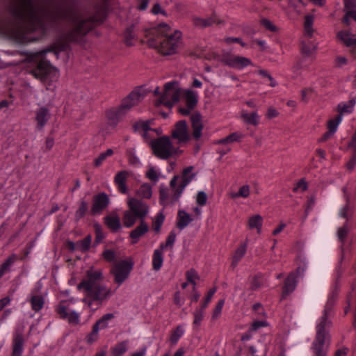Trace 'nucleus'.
<instances>
[{"label":"nucleus","instance_id":"f257e3e1","mask_svg":"<svg viewBox=\"0 0 356 356\" xmlns=\"http://www.w3.org/2000/svg\"><path fill=\"white\" fill-rule=\"evenodd\" d=\"M10 11L22 19L23 24L19 26L0 21V33L20 44L35 41L43 35L46 21L69 22L72 25V40L86 34L97 22L95 18L84 15L67 3L42 7L33 0H13Z\"/></svg>","mask_w":356,"mask_h":356},{"label":"nucleus","instance_id":"f03ea898","mask_svg":"<svg viewBox=\"0 0 356 356\" xmlns=\"http://www.w3.org/2000/svg\"><path fill=\"white\" fill-rule=\"evenodd\" d=\"M102 279V270L91 268L86 270V277L77 286L85 293L83 302L92 310L99 307L113 294L111 288L97 282Z\"/></svg>","mask_w":356,"mask_h":356},{"label":"nucleus","instance_id":"7ed1b4c3","mask_svg":"<svg viewBox=\"0 0 356 356\" xmlns=\"http://www.w3.org/2000/svg\"><path fill=\"white\" fill-rule=\"evenodd\" d=\"M147 44L163 55H172L182 45L181 33L172 30L167 24H161L146 31Z\"/></svg>","mask_w":356,"mask_h":356},{"label":"nucleus","instance_id":"20e7f679","mask_svg":"<svg viewBox=\"0 0 356 356\" xmlns=\"http://www.w3.org/2000/svg\"><path fill=\"white\" fill-rule=\"evenodd\" d=\"M48 50L31 53L29 58L35 62L37 65L30 70V74L38 79L48 90H54L60 76L58 69L53 66L43 56Z\"/></svg>","mask_w":356,"mask_h":356},{"label":"nucleus","instance_id":"39448f33","mask_svg":"<svg viewBox=\"0 0 356 356\" xmlns=\"http://www.w3.org/2000/svg\"><path fill=\"white\" fill-rule=\"evenodd\" d=\"M332 308L327 304L325 305L322 316L317 320L316 336L312 346L328 349L330 346V330L332 326L330 316Z\"/></svg>","mask_w":356,"mask_h":356},{"label":"nucleus","instance_id":"423d86ee","mask_svg":"<svg viewBox=\"0 0 356 356\" xmlns=\"http://www.w3.org/2000/svg\"><path fill=\"white\" fill-rule=\"evenodd\" d=\"M151 147L154 154L161 159H168L182 153L178 146L172 144L170 138L165 136L151 141Z\"/></svg>","mask_w":356,"mask_h":356},{"label":"nucleus","instance_id":"0eeeda50","mask_svg":"<svg viewBox=\"0 0 356 356\" xmlns=\"http://www.w3.org/2000/svg\"><path fill=\"white\" fill-rule=\"evenodd\" d=\"M179 177L174 176L170 181V186L172 188L171 193L169 189L163 184H161L159 187V202L165 206L173 205L178 201L182 194L181 189L177 187V181Z\"/></svg>","mask_w":356,"mask_h":356},{"label":"nucleus","instance_id":"6e6552de","mask_svg":"<svg viewBox=\"0 0 356 356\" xmlns=\"http://www.w3.org/2000/svg\"><path fill=\"white\" fill-rule=\"evenodd\" d=\"M181 96V88L176 81L168 82L164 85V90L156 102V105L163 104L171 107L177 102Z\"/></svg>","mask_w":356,"mask_h":356},{"label":"nucleus","instance_id":"1a4fd4ad","mask_svg":"<svg viewBox=\"0 0 356 356\" xmlns=\"http://www.w3.org/2000/svg\"><path fill=\"white\" fill-rule=\"evenodd\" d=\"M76 302V299L70 298L66 300H62L56 307V312L60 317L66 320L70 325H77L80 323L79 313L74 311L71 305Z\"/></svg>","mask_w":356,"mask_h":356},{"label":"nucleus","instance_id":"9d476101","mask_svg":"<svg viewBox=\"0 0 356 356\" xmlns=\"http://www.w3.org/2000/svg\"><path fill=\"white\" fill-rule=\"evenodd\" d=\"M134 266L131 261L122 260L115 263L110 270L114 277V281L119 286L121 285L129 276Z\"/></svg>","mask_w":356,"mask_h":356},{"label":"nucleus","instance_id":"9b49d317","mask_svg":"<svg viewBox=\"0 0 356 356\" xmlns=\"http://www.w3.org/2000/svg\"><path fill=\"white\" fill-rule=\"evenodd\" d=\"M172 138L177 141L176 145H186L191 139L188 126L185 120L177 122L171 131Z\"/></svg>","mask_w":356,"mask_h":356},{"label":"nucleus","instance_id":"f8f14e48","mask_svg":"<svg viewBox=\"0 0 356 356\" xmlns=\"http://www.w3.org/2000/svg\"><path fill=\"white\" fill-rule=\"evenodd\" d=\"M127 203L129 209L138 216V217H139V220H144L145 218L149 213L148 205L142 200L131 196L127 197Z\"/></svg>","mask_w":356,"mask_h":356},{"label":"nucleus","instance_id":"ddd939ff","mask_svg":"<svg viewBox=\"0 0 356 356\" xmlns=\"http://www.w3.org/2000/svg\"><path fill=\"white\" fill-rule=\"evenodd\" d=\"M222 62L226 65L236 70H243L247 66L252 65V61L249 58L234 55L224 58Z\"/></svg>","mask_w":356,"mask_h":356},{"label":"nucleus","instance_id":"4468645a","mask_svg":"<svg viewBox=\"0 0 356 356\" xmlns=\"http://www.w3.org/2000/svg\"><path fill=\"white\" fill-rule=\"evenodd\" d=\"M337 39L346 47L351 48L352 51L355 54L356 51V35L348 30H341L337 34Z\"/></svg>","mask_w":356,"mask_h":356},{"label":"nucleus","instance_id":"2eb2a0df","mask_svg":"<svg viewBox=\"0 0 356 356\" xmlns=\"http://www.w3.org/2000/svg\"><path fill=\"white\" fill-rule=\"evenodd\" d=\"M343 12L345 13L342 22L349 25L350 20L356 22V0H343Z\"/></svg>","mask_w":356,"mask_h":356},{"label":"nucleus","instance_id":"dca6fc26","mask_svg":"<svg viewBox=\"0 0 356 356\" xmlns=\"http://www.w3.org/2000/svg\"><path fill=\"white\" fill-rule=\"evenodd\" d=\"M109 203L108 195L104 193H99L93 198V204L91 208V213L92 215L99 214Z\"/></svg>","mask_w":356,"mask_h":356},{"label":"nucleus","instance_id":"f3484780","mask_svg":"<svg viewBox=\"0 0 356 356\" xmlns=\"http://www.w3.org/2000/svg\"><path fill=\"white\" fill-rule=\"evenodd\" d=\"M24 339L23 331L16 330L13 339L11 356H22L24 350Z\"/></svg>","mask_w":356,"mask_h":356},{"label":"nucleus","instance_id":"a211bd4d","mask_svg":"<svg viewBox=\"0 0 356 356\" xmlns=\"http://www.w3.org/2000/svg\"><path fill=\"white\" fill-rule=\"evenodd\" d=\"M51 118L49 110L45 106H41L35 111V120L37 128L42 129Z\"/></svg>","mask_w":356,"mask_h":356},{"label":"nucleus","instance_id":"6ab92c4d","mask_svg":"<svg viewBox=\"0 0 356 356\" xmlns=\"http://www.w3.org/2000/svg\"><path fill=\"white\" fill-rule=\"evenodd\" d=\"M191 125L193 128V138L197 140L202 136V131L204 128L202 118L200 113H195L191 117Z\"/></svg>","mask_w":356,"mask_h":356},{"label":"nucleus","instance_id":"aec40b11","mask_svg":"<svg viewBox=\"0 0 356 356\" xmlns=\"http://www.w3.org/2000/svg\"><path fill=\"white\" fill-rule=\"evenodd\" d=\"M39 291L40 288L35 289L31 291L29 296V301L31 304V309L35 312H40L44 305V298L41 294L38 293Z\"/></svg>","mask_w":356,"mask_h":356},{"label":"nucleus","instance_id":"412c9836","mask_svg":"<svg viewBox=\"0 0 356 356\" xmlns=\"http://www.w3.org/2000/svg\"><path fill=\"white\" fill-rule=\"evenodd\" d=\"M129 176V172L127 170H122L118 172L114 177V183L115 184L118 190L122 194L128 193V188L127 187V180Z\"/></svg>","mask_w":356,"mask_h":356},{"label":"nucleus","instance_id":"4be33fe9","mask_svg":"<svg viewBox=\"0 0 356 356\" xmlns=\"http://www.w3.org/2000/svg\"><path fill=\"white\" fill-rule=\"evenodd\" d=\"M143 90L137 88L133 90L123 101L129 106L131 108L138 104L144 98Z\"/></svg>","mask_w":356,"mask_h":356},{"label":"nucleus","instance_id":"5701e85b","mask_svg":"<svg viewBox=\"0 0 356 356\" xmlns=\"http://www.w3.org/2000/svg\"><path fill=\"white\" fill-rule=\"evenodd\" d=\"M193 167H187L183 170L181 177L179 178L181 181L179 184H177V187L181 189L182 192L184 191L186 186L191 183L195 177V174L193 172Z\"/></svg>","mask_w":356,"mask_h":356},{"label":"nucleus","instance_id":"b1692460","mask_svg":"<svg viewBox=\"0 0 356 356\" xmlns=\"http://www.w3.org/2000/svg\"><path fill=\"white\" fill-rule=\"evenodd\" d=\"M149 231V226L145 220H140V225L130 232L129 236L132 243H136L139 238L144 236Z\"/></svg>","mask_w":356,"mask_h":356},{"label":"nucleus","instance_id":"393cba45","mask_svg":"<svg viewBox=\"0 0 356 356\" xmlns=\"http://www.w3.org/2000/svg\"><path fill=\"white\" fill-rule=\"evenodd\" d=\"M106 116L109 124L113 126H116L124 118L118 106L108 109Z\"/></svg>","mask_w":356,"mask_h":356},{"label":"nucleus","instance_id":"a878e982","mask_svg":"<svg viewBox=\"0 0 356 356\" xmlns=\"http://www.w3.org/2000/svg\"><path fill=\"white\" fill-rule=\"evenodd\" d=\"M296 275L295 273H291L286 277L282 290V298L284 299L286 296L293 292L296 286Z\"/></svg>","mask_w":356,"mask_h":356},{"label":"nucleus","instance_id":"bb28decb","mask_svg":"<svg viewBox=\"0 0 356 356\" xmlns=\"http://www.w3.org/2000/svg\"><path fill=\"white\" fill-rule=\"evenodd\" d=\"M193 218L188 213L184 210H179L177 213V227L179 229H184L191 222Z\"/></svg>","mask_w":356,"mask_h":356},{"label":"nucleus","instance_id":"cd10ccee","mask_svg":"<svg viewBox=\"0 0 356 356\" xmlns=\"http://www.w3.org/2000/svg\"><path fill=\"white\" fill-rule=\"evenodd\" d=\"M355 105V100L354 99L339 103L337 108L338 115H341V119H343V115L350 114L353 111Z\"/></svg>","mask_w":356,"mask_h":356},{"label":"nucleus","instance_id":"c85d7f7f","mask_svg":"<svg viewBox=\"0 0 356 356\" xmlns=\"http://www.w3.org/2000/svg\"><path fill=\"white\" fill-rule=\"evenodd\" d=\"M163 263V250L159 248L154 250L152 255V268L155 271L159 270Z\"/></svg>","mask_w":356,"mask_h":356},{"label":"nucleus","instance_id":"c756f323","mask_svg":"<svg viewBox=\"0 0 356 356\" xmlns=\"http://www.w3.org/2000/svg\"><path fill=\"white\" fill-rule=\"evenodd\" d=\"M152 187L148 183L142 184L136 191V195L140 199H150L152 196Z\"/></svg>","mask_w":356,"mask_h":356},{"label":"nucleus","instance_id":"7c9ffc66","mask_svg":"<svg viewBox=\"0 0 356 356\" xmlns=\"http://www.w3.org/2000/svg\"><path fill=\"white\" fill-rule=\"evenodd\" d=\"M241 116L243 122L248 124L257 126L259 124V115L256 111L248 113L247 111H243Z\"/></svg>","mask_w":356,"mask_h":356},{"label":"nucleus","instance_id":"2f4dec72","mask_svg":"<svg viewBox=\"0 0 356 356\" xmlns=\"http://www.w3.org/2000/svg\"><path fill=\"white\" fill-rule=\"evenodd\" d=\"M186 104L191 108H194L198 102V94L196 91L186 90L184 92Z\"/></svg>","mask_w":356,"mask_h":356},{"label":"nucleus","instance_id":"473e14b6","mask_svg":"<svg viewBox=\"0 0 356 356\" xmlns=\"http://www.w3.org/2000/svg\"><path fill=\"white\" fill-rule=\"evenodd\" d=\"M263 225V218L259 215H254L250 216L248 220V227L250 229H256L257 233H260L261 231V227Z\"/></svg>","mask_w":356,"mask_h":356},{"label":"nucleus","instance_id":"72a5a7b5","mask_svg":"<svg viewBox=\"0 0 356 356\" xmlns=\"http://www.w3.org/2000/svg\"><path fill=\"white\" fill-rule=\"evenodd\" d=\"M314 21V17L312 15H306L305 17L304 22V33L305 35L309 38H311L314 34L313 24Z\"/></svg>","mask_w":356,"mask_h":356},{"label":"nucleus","instance_id":"f704fd0d","mask_svg":"<svg viewBox=\"0 0 356 356\" xmlns=\"http://www.w3.org/2000/svg\"><path fill=\"white\" fill-rule=\"evenodd\" d=\"M139 219V217L133 213L130 209H128L124 212L123 215V224L126 227H132Z\"/></svg>","mask_w":356,"mask_h":356},{"label":"nucleus","instance_id":"c9c22d12","mask_svg":"<svg viewBox=\"0 0 356 356\" xmlns=\"http://www.w3.org/2000/svg\"><path fill=\"white\" fill-rule=\"evenodd\" d=\"M17 257L16 254H13L10 256L1 265L0 267V279L6 274V273L10 270L11 266L17 260Z\"/></svg>","mask_w":356,"mask_h":356},{"label":"nucleus","instance_id":"e433bc0d","mask_svg":"<svg viewBox=\"0 0 356 356\" xmlns=\"http://www.w3.org/2000/svg\"><path fill=\"white\" fill-rule=\"evenodd\" d=\"M129 341H123L111 348L112 356H122L128 350Z\"/></svg>","mask_w":356,"mask_h":356},{"label":"nucleus","instance_id":"4c0bfd02","mask_svg":"<svg viewBox=\"0 0 356 356\" xmlns=\"http://www.w3.org/2000/svg\"><path fill=\"white\" fill-rule=\"evenodd\" d=\"M104 220L106 225L113 231L116 232L120 229V219L118 216H108Z\"/></svg>","mask_w":356,"mask_h":356},{"label":"nucleus","instance_id":"58836bf2","mask_svg":"<svg viewBox=\"0 0 356 356\" xmlns=\"http://www.w3.org/2000/svg\"><path fill=\"white\" fill-rule=\"evenodd\" d=\"M184 332L185 330L183 325H178L172 330L169 337V341L171 346H175L179 339L184 335Z\"/></svg>","mask_w":356,"mask_h":356},{"label":"nucleus","instance_id":"ea45409f","mask_svg":"<svg viewBox=\"0 0 356 356\" xmlns=\"http://www.w3.org/2000/svg\"><path fill=\"white\" fill-rule=\"evenodd\" d=\"M114 318V314L111 313H108L104 315L99 321H97L94 326L97 327L99 330L100 329H105L108 326V321L113 319Z\"/></svg>","mask_w":356,"mask_h":356},{"label":"nucleus","instance_id":"a19ab883","mask_svg":"<svg viewBox=\"0 0 356 356\" xmlns=\"http://www.w3.org/2000/svg\"><path fill=\"white\" fill-rule=\"evenodd\" d=\"M91 241V236H86L83 240H81L76 243V250L82 252H86L90 247Z\"/></svg>","mask_w":356,"mask_h":356},{"label":"nucleus","instance_id":"79ce46f5","mask_svg":"<svg viewBox=\"0 0 356 356\" xmlns=\"http://www.w3.org/2000/svg\"><path fill=\"white\" fill-rule=\"evenodd\" d=\"M177 238V234L174 230H172L170 234H168L165 243H161L159 245V248L162 250H165L167 248L172 249L173 247V245L176 241Z\"/></svg>","mask_w":356,"mask_h":356},{"label":"nucleus","instance_id":"37998d69","mask_svg":"<svg viewBox=\"0 0 356 356\" xmlns=\"http://www.w3.org/2000/svg\"><path fill=\"white\" fill-rule=\"evenodd\" d=\"M341 121V115H337L334 118L328 120L327 124L328 131H330L331 134H335Z\"/></svg>","mask_w":356,"mask_h":356},{"label":"nucleus","instance_id":"c03bdc74","mask_svg":"<svg viewBox=\"0 0 356 356\" xmlns=\"http://www.w3.org/2000/svg\"><path fill=\"white\" fill-rule=\"evenodd\" d=\"M246 244H241L235 251L233 256L232 264L236 265L246 252Z\"/></svg>","mask_w":356,"mask_h":356},{"label":"nucleus","instance_id":"a18cd8bd","mask_svg":"<svg viewBox=\"0 0 356 356\" xmlns=\"http://www.w3.org/2000/svg\"><path fill=\"white\" fill-rule=\"evenodd\" d=\"M147 178H148L151 181L156 184L160 178V172L159 170L153 166H149L145 173Z\"/></svg>","mask_w":356,"mask_h":356},{"label":"nucleus","instance_id":"49530a36","mask_svg":"<svg viewBox=\"0 0 356 356\" xmlns=\"http://www.w3.org/2000/svg\"><path fill=\"white\" fill-rule=\"evenodd\" d=\"M206 309H203V307H200L198 309H196L195 312H193V325L198 327L201 322L202 321L204 316V311Z\"/></svg>","mask_w":356,"mask_h":356},{"label":"nucleus","instance_id":"de8ad7c7","mask_svg":"<svg viewBox=\"0 0 356 356\" xmlns=\"http://www.w3.org/2000/svg\"><path fill=\"white\" fill-rule=\"evenodd\" d=\"M250 195V186L248 185H243L240 187L237 193H233L231 194V197L238 198L243 197L246 198Z\"/></svg>","mask_w":356,"mask_h":356},{"label":"nucleus","instance_id":"09e8293b","mask_svg":"<svg viewBox=\"0 0 356 356\" xmlns=\"http://www.w3.org/2000/svg\"><path fill=\"white\" fill-rule=\"evenodd\" d=\"M193 22L194 24L197 26L206 27L211 26L213 23H216V20H214L213 18L203 19L200 17H194Z\"/></svg>","mask_w":356,"mask_h":356},{"label":"nucleus","instance_id":"8fccbe9b","mask_svg":"<svg viewBox=\"0 0 356 356\" xmlns=\"http://www.w3.org/2000/svg\"><path fill=\"white\" fill-rule=\"evenodd\" d=\"M113 151L112 149H108L105 152L101 153L98 157H97L94 163L96 167L100 166L102 163L106 159L107 157L112 156Z\"/></svg>","mask_w":356,"mask_h":356},{"label":"nucleus","instance_id":"3c124183","mask_svg":"<svg viewBox=\"0 0 356 356\" xmlns=\"http://www.w3.org/2000/svg\"><path fill=\"white\" fill-rule=\"evenodd\" d=\"M242 138V135L234 132L229 135L228 136L225 137V138H222L220 140L218 143L220 144L222 143H232L234 142H238Z\"/></svg>","mask_w":356,"mask_h":356},{"label":"nucleus","instance_id":"603ef678","mask_svg":"<svg viewBox=\"0 0 356 356\" xmlns=\"http://www.w3.org/2000/svg\"><path fill=\"white\" fill-rule=\"evenodd\" d=\"M165 216L162 213H158L154 220L153 227L156 233H159L161 230V227L164 222Z\"/></svg>","mask_w":356,"mask_h":356},{"label":"nucleus","instance_id":"864d4df0","mask_svg":"<svg viewBox=\"0 0 356 356\" xmlns=\"http://www.w3.org/2000/svg\"><path fill=\"white\" fill-rule=\"evenodd\" d=\"M316 47L313 44H309L303 41L301 46V51L305 56H310L316 51Z\"/></svg>","mask_w":356,"mask_h":356},{"label":"nucleus","instance_id":"5fc2aeb1","mask_svg":"<svg viewBox=\"0 0 356 356\" xmlns=\"http://www.w3.org/2000/svg\"><path fill=\"white\" fill-rule=\"evenodd\" d=\"M134 128L136 131L144 132V134L150 129L149 122L143 120L136 122L134 125Z\"/></svg>","mask_w":356,"mask_h":356},{"label":"nucleus","instance_id":"6e6d98bb","mask_svg":"<svg viewBox=\"0 0 356 356\" xmlns=\"http://www.w3.org/2000/svg\"><path fill=\"white\" fill-rule=\"evenodd\" d=\"M353 207L350 202H347L346 204L339 211L341 217L348 219L351 216L353 213Z\"/></svg>","mask_w":356,"mask_h":356},{"label":"nucleus","instance_id":"4d7b16f0","mask_svg":"<svg viewBox=\"0 0 356 356\" xmlns=\"http://www.w3.org/2000/svg\"><path fill=\"white\" fill-rule=\"evenodd\" d=\"M99 330L97 327H95L94 325L92 327V330L91 332H90L86 338V341L88 344H92L94 342H95L98 338H99Z\"/></svg>","mask_w":356,"mask_h":356},{"label":"nucleus","instance_id":"13d9d810","mask_svg":"<svg viewBox=\"0 0 356 356\" xmlns=\"http://www.w3.org/2000/svg\"><path fill=\"white\" fill-rule=\"evenodd\" d=\"M88 210V204L85 201H81L78 210L76 211L75 218L76 220L83 218Z\"/></svg>","mask_w":356,"mask_h":356},{"label":"nucleus","instance_id":"bf43d9fd","mask_svg":"<svg viewBox=\"0 0 356 356\" xmlns=\"http://www.w3.org/2000/svg\"><path fill=\"white\" fill-rule=\"evenodd\" d=\"M224 304H225L224 299H221L218 302L217 305H216V307L213 311V314H212L213 320H216L220 317Z\"/></svg>","mask_w":356,"mask_h":356},{"label":"nucleus","instance_id":"052dcab7","mask_svg":"<svg viewBox=\"0 0 356 356\" xmlns=\"http://www.w3.org/2000/svg\"><path fill=\"white\" fill-rule=\"evenodd\" d=\"M188 282L192 284L193 289L196 286V280L198 279L197 273L194 270H190L186 272Z\"/></svg>","mask_w":356,"mask_h":356},{"label":"nucleus","instance_id":"680f3d73","mask_svg":"<svg viewBox=\"0 0 356 356\" xmlns=\"http://www.w3.org/2000/svg\"><path fill=\"white\" fill-rule=\"evenodd\" d=\"M95 230V243H99L104 238V234L102 231V228L99 224L94 225Z\"/></svg>","mask_w":356,"mask_h":356},{"label":"nucleus","instance_id":"e2e57ef3","mask_svg":"<svg viewBox=\"0 0 356 356\" xmlns=\"http://www.w3.org/2000/svg\"><path fill=\"white\" fill-rule=\"evenodd\" d=\"M311 350H312L314 356H326L328 349H325L321 347L317 346H311Z\"/></svg>","mask_w":356,"mask_h":356},{"label":"nucleus","instance_id":"0e129e2a","mask_svg":"<svg viewBox=\"0 0 356 356\" xmlns=\"http://www.w3.org/2000/svg\"><path fill=\"white\" fill-rule=\"evenodd\" d=\"M207 200V195L203 191L198 192L196 197V202L200 206H204L206 204Z\"/></svg>","mask_w":356,"mask_h":356},{"label":"nucleus","instance_id":"69168bd1","mask_svg":"<svg viewBox=\"0 0 356 356\" xmlns=\"http://www.w3.org/2000/svg\"><path fill=\"white\" fill-rule=\"evenodd\" d=\"M348 234V229L346 226H343L342 227H340L337 230V236L339 240L343 243L346 240V236Z\"/></svg>","mask_w":356,"mask_h":356},{"label":"nucleus","instance_id":"338daca9","mask_svg":"<svg viewBox=\"0 0 356 356\" xmlns=\"http://www.w3.org/2000/svg\"><path fill=\"white\" fill-rule=\"evenodd\" d=\"M216 289L213 288V289H210V291L208 292V293L205 298V300L201 306L202 307H203V309H206L208 305L209 304V302H210L213 296L216 293Z\"/></svg>","mask_w":356,"mask_h":356},{"label":"nucleus","instance_id":"774afa93","mask_svg":"<svg viewBox=\"0 0 356 356\" xmlns=\"http://www.w3.org/2000/svg\"><path fill=\"white\" fill-rule=\"evenodd\" d=\"M135 38V34L131 30V29H128L125 33V42L127 45L131 46L133 45V40Z\"/></svg>","mask_w":356,"mask_h":356}]
</instances>
